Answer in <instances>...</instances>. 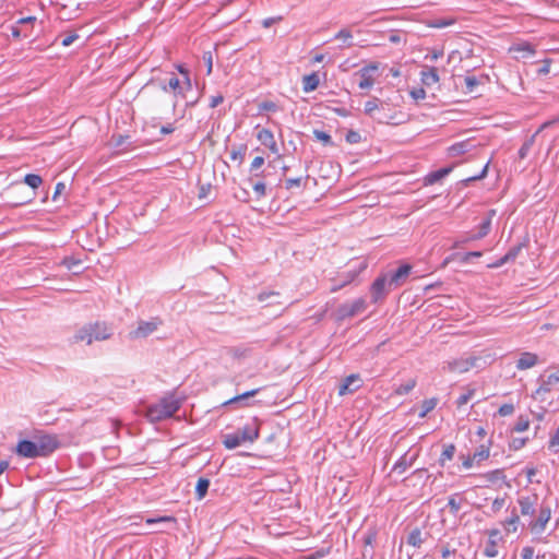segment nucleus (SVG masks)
Wrapping results in <instances>:
<instances>
[{"label":"nucleus","mask_w":559,"mask_h":559,"mask_svg":"<svg viewBox=\"0 0 559 559\" xmlns=\"http://www.w3.org/2000/svg\"><path fill=\"white\" fill-rule=\"evenodd\" d=\"M521 251V246L512 247L502 258L497 260L496 262L489 264L488 266L491 269H498L511 261H514Z\"/></svg>","instance_id":"nucleus-19"},{"label":"nucleus","mask_w":559,"mask_h":559,"mask_svg":"<svg viewBox=\"0 0 559 559\" xmlns=\"http://www.w3.org/2000/svg\"><path fill=\"white\" fill-rule=\"evenodd\" d=\"M164 522H173L176 523V519L174 516H159V518H150L146 520L147 524H154V523H164Z\"/></svg>","instance_id":"nucleus-50"},{"label":"nucleus","mask_w":559,"mask_h":559,"mask_svg":"<svg viewBox=\"0 0 559 559\" xmlns=\"http://www.w3.org/2000/svg\"><path fill=\"white\" fill-rule=\"evenodd\" d=\"M389 274H382L374 280L370 287V295L373 302L382 300L390 292L389 288Z\"/></svg>","instance_id":"nucleus-7"},{"label":"nucleus","mask_w":559,"mask_h":559,"mask_svg":"<svg viewBox=\"0 0 559 559\" xmlns=\"http://www.w3.org/2000/svg\"><path fill=\"white\" fill-rule=\"evenodd\" d=\"M534 548L533 547H524L521 552L522 559H533Z\"/></svg>","instance_id":"nucleus-64"},{"label":"nucleus","mask_w":559,"mask_h":559,"mask_svg":"<svg viewBox=\"0 0 559 559\" xmlns=\"http://www.w3.org/2000/svg\"><path fill=\"white\" fill-rule=\"evenodd\" d=\"M547 383L548 384H556L559 383V368L547 376Z\"/></svg>","instance_id":"nucleus-63"},{"label":"nucleus","mask_w":559,"mask_h":559,"mask_svg":"<svg viewBox=\"0 0 559 559\" xmlns=\"http://www.w3.org/2000/svg\"><path fill=\"white\" fill-rule=\"evenodd\" d=\"M367 267V264L366 263H361L358 269H355V270H350L349 272H347L345 275H344V280L341 284H337V285H334L331 287V292H336L338 289H341L342 287L346 286L347 284L352 283L356 276L362 272Z\"/></svg>","instance_id":"nucleus-21"},{"label":"nucleus","mask_w":559,"mask_h":559,"mask_svg":"<svg viewBox=\"0 0 559 559\" xmlns=\"http://www.w3.org/2000/svg\"><path fill=\"white\" fill-rule=\"evenodd\" d=\"M260 109L266 111H275L277 109V106L275 103L266 100L260 104Z\"/></svg>","instance_id":"nucleus-61"},{"label":"nucleus","mask_w":559,"mask_h":559,"mask_svg":"<svg viewBox=\"0 0 559 559\" xmlns=\"http://www.w3.org/2000/svg\"><path fill=\"white\" fill-rule=\"evenodd\" d=\"M552 384H548L547 383V379H544L540 383V385L538 386V389L535 391V395H540L543 393H547L550 391V388H551Z\"/></svg>","instance_id":"nucleus-58"},{"label":"nucleus","mask_w":559,"mask_h":559,"mask_svg":"<svg viewBox=\"0 0 559 559\" xmlns=\"http://www.w3.org/2000/svg\"><path fill=\"white\" fill-rule=\"evenodd\" d=\"M416 384H417L416 379L412 378V379L407 380L406 383L401 384L397 388H395L394 393L400 396L408 394L416 386Z\"/></svg>","instance_id":"nucleus-33"},{"label":"nucleus","mask_w":559,"mask_h":559,"mask_svg":"<svg viewBox=\"0 0 559 559\" xmlns=\"http://www.w3.org/2000/svg\"><path fill=\"white\" fill-rule=\"evenodd\" d=\"M465 93L472 94L476 92V87L480 84V80L474 75L465 76Z\"/></svg>","instance_id":"nucleus-35"},{"label":"nucleus","mask_w":559,"mask_h":559,"mask_svg":"<svg viewBox=\"0 0 559 559\" xmlns=\"http://www.w3.org/2000/svg\"><path fill=\"white\" fill-rule=\"evenodd\" d=\"M260 391H261L260 388L253 389L251 391H247V392H245L242 394H239V395H236V396L229 399L228 401L224 402L223 405L227 406V405L239 403V402H241L243 400H247L249 397H252V396L257 395Z\"/></svg>","instance_id":"nucleus-31"},{"label":"nucleus","mask_w":559,"mask_h":559,"mask_svg":"<svg viewBox=\"0 0 559 559\" xmlns=\"http://www.w3.org/2000/svg\"><path fill=\"white\" fill-rule=\"evenodd\" d=\"M535 136H536V134H533L520 147V150H519V157L521 159H524L528 155V153H530V151H531V148H532V146H533V144L535 142Z\"/></svg>","instance_id":"nucleus-36"},{"label":"nucleus","mask_w":559,"mask_h":559,"mask_svg":"<svg viewBox=\"0 0 559 559\" xmlns=\"http://www.w3.org/2000/svg\"><path fill=\"white\" fill-rule=\"evenodd\" d=\"M526 441V438H514L510 443V448L514 451H518L525 445Z\"/></svg>","instance_id":"nucleus-51"},{"label":"nucleus","mask_w":559,"mask_h":559,"mask_svg":"<svg viewBox=\"0 0 559 559\" xmlns=\"http://www.w3.org/2000/svg\"><path fill=\"white\" fill-rule=\"evenodd\" d=\"M487 171H488V163L484 166L483 170L480 171L479 175H476V176H472V177H468V178H465L464 180H462V182L465 185V186H468L469 182L472 181H475V180H480L483 178L486 177L487 175Z\"/></svg>","instance_id":"nucleus-48"},{"label":"nucleus","mask_w":559,"mask_h":559,"mask_svg":"<svg viewBox=\"0 0 559 559\" xmlns=\"http://www.w3.org/2000/svg\"><path fill=\"white\" fill-rule=\"evenodd\" d=\"M257 139L266 147H269L273 153H277V144L274 140V135L269 129H261L257 134Z\"/></svg>","instance_id":"nucleus-17"},{"label":"nucleus","mask_w":559,"mask_h":559,"mask_svg":"<svg viewBox=\"0 0 559 559\" xmlns=\"http://www.w3.org/2000/svg\"><path fill=\"white\" fill-rule=\"evenodd\" d=\"M353 35H352V32L347 28H342L336 35H335V39H343V40H348V39H352Z\"/></svg>","instance_id":"nucleus-59"},{"label":"nucleus","mask_w":559,"mask_h":559,"mask_svg":"<svg viewBox=\"0 0 559 559\" xmlns=\"http://www.w3.org/2000/svg\"><path fill=\"white\" fill-rule=\"evenodd\" d=\"M489 457V448L486 445H480V448L473 454V459L475 461H484Z\"/></svg>","instance_id":"nucleus-44"},{"label":"nucleus","mask_w":559,"mask_h":559,"mask_svg":"<svg viewBox=\"0 0 559 559\" xmlns=\"http://www.w3.org/2000/svg\"><path fill=\"white\" fill-rule=\"evenodd\" d=\"M257 299L260 301V302H265V307H271V306H282L283 302L281 301V293L280 292H275V290H269V292H261L258 296H257Z\"/></svg>","instance_id":"nucleus-15"},{"label":"nucleus","mask_w":559,"mask_h":559,"mask_svg":"<svg viewBox=\"0 0 559 559\" xmlns=\"http://www.w3.org/2000/svg\"><path fill=\"white\" fill-rule=\"evenodd\" d=\"M210 487V480L204 477H200L198 479L197 486H195V495L198 500H202L209 490Z\"/></svg>","instance_id":"nucleus-30"},{"label":"nucleus","mask_w":559,"mask_h":559,"mask_svg":"<svg viewBox=\"0 0 559 559\" xmlns=\"http://www.w3.org/2000/svg\"><path fill=\"white\" fill-rule=\"evenodd\" d=\"M250 348L248 347H233L229 353L235 357V358H245V357H248L250 355Z\"/></svg>","instance_id":"nucleus-45"},{"label":"nucleus","mask_w":559,"mask_h":559,"mask_svg":"<svg viewBox=\"0 0 559 559\" xmlns=\"http://www.w3.org/2000/svg\"><path fill=\"white\" fill-rule=\"evenodd\" d=\"M366 302L362 298H358L350 304L340 306L338 313L342 318H350L365 310Z\"/></svg>","instance_id":"nucleus-12"},{"label":"nucleus","mask_w":559,"mask_h":559,"mask_svg":"<svg viewBox=\"0 0 559 559\" xmlns=\"http://www.w3.org/2000/svg\"><path fill=\"white\" fill-rule=\"evenodd\" d=\"M112 335V330L104 322L86 324L80 329L73 336L74 342H86L92 344L93 341H105Z\"/></svg>","instance_id":"nucleus-2"},{"label":"nucleus","mask_w":559,"mask_h":559,"mask_svg":"<svg viewBox=\"0 0 559 559\" xmlns=\"http://www.w3.org/2000/svg\"><path fill=\"white\" fill-rule=\"evenodd\" d=\"M502 475V472L500 469H496L486 474L480 475V477L485 478L489 483H495L498 480Z\"/></svg>","instance_id":"nucleus-49"},{"label":"nucleus","mask_w":559,"mask_h":559,"mask_svg":"<svg viewBox=\"0 0 559 559\" xmlns=\"http://www.w3.org/2000/svg\"><path fill=\"white\" fill-rule=\"evenodd\" d=\"M537 497H521L518 502L521 508L522 515H533L535 512V503Z\"/></svg>","instance_id":"nucleus-20"},{"label":"nucleus","mask_w":559,"mask_h":559,"mask_svg":"<svg viewBox=\"0 0 559 559\" xmlns=\"http://www.w3.org/2000/svg\"><path fill=\"white\" fill-rule=\"evenodd\" d=\"M185 85H186V90H189L191 87V83H190L189 79H187ZM158 86L164 92L171 91L174 93L175 99L173 102V109H175L177 107V97L179 95L185 97V93H183L185 86L181 85L179 79L176 75H173L167 82L160 81L158 83Z\"/></svg>","instance_id":"nucleus-4"},{"label":"nucleus","mask_w":559,"mask_h":559,"mask_svg":"<svg viewBox=\"0 0 559 559\" xmlns=\"http://www.w3.org/2000/svg\"><path fill=\"white\" fill-rule=\"evenodd\" d=\"M474 390H468L466 393L462 394L457 401L456 404L459 407L465 405L473 396Z\"/></svg>","instance_id":"nucleus-54"},{"label":"nucleus","mask_w":559,"mask_h":559,"mask_svg":"<svg viewBox=\"0 0 559 559\" xmlns=\"http://www.w3.org/2000/svg\"><path fill=\"white\" fill-rule=\"evenodd\" d=\"M412 266L409 264L401 265L396 271L389 274V288H396L404 284L411 274Z\"/></svg>","instance_id":"nucleus-10"},{"label":"nucleus","mask_w":559,"mask_h":559,"mask_svg":"<svg viewBox=\"0 0 559 559\" xmlns=\"http://www.w3.org/2000/svg\"><path fill=\"white\" fill-rule=\"evenodd\" d=\"M417 453L408 459V454L405 453L393 466V472L404 473L408 466H411L417 457Z\"/></svg>","instance_id":"nucleus-24"},{"label":"nucleus","mask_w":559,"mask_h":559,"mask_svg":"<svg viewBox=\"0 0 559 559\" xmlns=\"http://www.w3.org/2000/svg\"><path fill=\"white\" fill-rule=\"evenodd\" d=\"M356 75L360 76L358 86L361 90H369L374 84V79L371 74H368L367 70H359Z\"/></svg>","instance_id":"nucleus-29"},{"label":"nucleus","mask_w":559,"mask_h":559,"mask_svg":"<svg viewBox=\"0 0 559 559\" xmlns=\"http://www.w3.org/2000/svg\"><path fill=\"white\" fill-rule=\"evenodd\" d=\"M264 165V158L262 156H257L253 158L250 165V173L255 177H263L262 173H257Z\"/></svg>","instance_id":"nucleus-38"},{"label":"nucleus","mask_w":559,"mask_h":559,"mask_svg":"<svg viewBox=\"0 0 559 559\" xmlns=\"http://www.w3.org/2000/svg\"><path fill=\"white\" fill-rule=\"evenodd\" d=\"M260 421L258 418H253L252 424L246 425L237 432L240 435L243 442H253L259 438Z\"/></svg>","instance_id":"nucleus-14"},{"label":"nucleus","mask_w":559,"mask_h":559,"mask_svg":"<svg viewBox=\"0 0 559 559\" xmlns=\"http://www.w3.org/2000/svg\"><path fill=\"white\" fill-rule=\"evenodd\" d=\"M319 83L320 79L316 72L305 75L302 79V90L306 93L312 92L319 86Z\"/></svg>","instance_id":"nucleus-23"},{"label":"nucleus","mask_w":559,"mask_h":559,"mask_svg":"<svg viewBox=\"0 0 559 559\" xmlns=\"http://www.w3.org/2000/svg\"><path fill=\"white\" fill-rule=\"evenodd\" d=\"M455 23H456V19L449 16V17L431 19V20L426 22V25L428 27H431V28H444V27H448V26H452Z\"/></svg>","instance_id":"nucleus-22"},{"label":"nucleus","mask_w":559,"mask_h":559,"mask_svg":"<svg viewBox=\"0 0 559 559\" xmlns=\"http://www.w3.org/2000/svg\"><path fill=\"white\" fill-rule=\"evenodd\" d=\"M16 453L26 459L40 457L35 440H21L16 445Z\"/></svg>","instance_id":"nucleus-13"},{"label":"nucleus","mask_w":559,"mask_h":559,"mask_svg":"<svg viewBox=\"0 0 559 559\" xmlns=\"http://www.w3.org/2000/svg\"><path fill=\"white\" fill-rule=\"evenodd\" d=\"M469 146H471V144L468 141H462V142L455 143L449 147V155L451 157L461 156L469 151Z\"/></svg>","instance_id":"nucleus-28"},{"label":"nucleus","mask_w":559,"mask_h":559,"mask_svg":"<svg viewBox=\"0 0 559 559\" xmlns=\"http://www.w3.org/2000/svg\"><path fill=\"white\" fill-rule=\"evenodd\" d=\"M551 518V509L549 506H542L539 509L538 518L535 521H532L530 523V530L533 534H542L545 528L546 524L549 522Z\"/></svg>","instance_id":"nucleus-8"},{"label":"nucleus","mask_w":559,"mask_h":559,"mask_svg":"<svg viewBox=\"0 0 559 559\" xmlns=\"http://www.w3.org/2000/svg\"><path fill=\"white\" fill-rule=\"evenodd\" d=\"M528 427H530V419L527 417L520 416L514 426V431L523 432V431L527 430Z\"/></svg>","instance_id":"nucleus-42"},{"label":"nucleus","mask_w":559,"mask_h":559,"mask_svg":"<svg viewBox=\"0 0 559 559\" xmlns=\"http://www.w3.org/2000/svg\"><path fill=\"white\" fill-rule=\"evenodd\" d=\"M407 543L414 547H419L423 544L421 532L418 528L412 531L407 537Z\"/></svg>","instance_id":"nucleus-40"},{"label":"nucleus","mask_w":559,"mask_h":559,"mask_svg":"<svg viewBox=\"0 0 559 559\" xmlns=\"http://www.w3.org/2000/svg\"><path fill=\"white\" fill-rule=\"evenodd\" d=\"M454 454H455V445L453 443L445 445L444 450L442 451L441 456L439 459V464L441 466H444L445 462L452 460Z\"/></svg>","instance_id":"nucleus-34"},{"label":"nucleus","mask_w":559,"mask_h":559,"mask_svg":"<svg viewBox=\"0 0 559 559\" xmlns=\"http://www.w3.org/2000/svg\"><path fill=\"white\" fill-rule=\"evenodd\" d=\"M459 495L455 493L453 496H451L449 498V501H448V507L450 508V512L453 514V515H456L457 512L460 511L461 509V502L456 500V497Z\"/></svg>","instance_id":"nucleus-43"},{"label":"nucleus","mask_w":559,"mask_h":559,"mask_svg":"<svg viewBox=\"0 0 559 559\" xmlns=\"http://www.w3.org/2000/svg\"><path fill=\"white\" fill-rule=\"evenodd\" d=\"M437 405L436 399H429L425 400L421 404V411L419 413V417L424 418L427 416L428 413H430Z\"/></svg>","instance_id":"nucleus-39"},{"label":"nucleus","mask_w":559,"mask_h":559,"mask_svg":"<svg viewBox=\"0 0 559 559\" xmlns=\"http://www.w3.org/2000/svg\"><path fill=\"white\" fill-rule=\"evenodd\" d=\"M475 361L476 358L474 357L454 359L445 362L443 370L449 372L463 373L473 368L475 366Z\"/></svg>","instance_id":"nucleus-9"},{"label":"nucleus","mask_w":559,"mask_h":559,"mask_svg":"<svg viewBox=\"0 0 559 559\" xmlns=\"http://www.w3.org/2000/svg\"><path fill=\"white\" fill-rule=\"evenodd\" d=\"M203 60L206 64V68H207V74H210L212 72V68H213V56H212V52L211 51H205L203 53Z\"/></svg>","instance_id":"nucleus-57"},{"label":"nucleus","mask_w":559,"mask_h":559,"mask_svg":"<svg viewBox=\"0 0 559 559\" xmlns=\"http://www.w3.org/2000/svg\"><path fill=\"white\" fill-rule=\"evenodd\" d=\"M381 102L378 98H373L371 100H368L365 104V112L369 116H372L373 111L379 108V104Z\"/></svg>","instance_id":"nucleus-46"},{"label":"nucleus","mask_w":559,"mask_h":559,"mask_svg":"<svg viewBox=\"0 0 559 559\" xmlns=\"http://www.w3.org/2000/svg\"><path fill=\"white\" fill-rule=\"evenodd\" d=\"M452 169L453 167L450 166L432 171L425 178V181L427 185H433L441 180L442 178H444L445 176H448L452 171Z\"/></svg>","instance_id":"nucleus-25"},{"label":"nucleus","mask_w":559,"mask_h":559,"mask_svg":"<svg viewBox=\"0 0 559 559\" xmlns=\"http://www.w3.org/2000/svg\"><path fill=\"white\" fill-rule=\"evenodd\" d=\"M538 362V356L534 353L525 352L522 353L516 361V368L519 370H526L534 367Z\"/></svg>","instance_id":"nucleus-18"},{"label":"nucleus","mask_w":559,"mask_h":559,"mask_svg":"<svg viewBox=\"0 0 559 559\" xmlns=\"http://www.w3.org/2000/svg\"><path fill=\"white\" fill-rule=\"evenodd\" d=\"M481 254L483 253L480 251H471L464 254L453 253L443 261L442 266H445L450 261L454 259H460L461 262L468 263L471 258H479Z\"/></svg>","instance_id":"nucleus-27"},{"label":"nucleus","mask_w":559,"mask_h":559,"mask_svg":"<svg viewBox=\"0 0 559 559\" xmlns=\"http://www.w3.org/2000/svg\"><path fill=\"white\" fill-rule=\"evenodd\" d=\"M1 197L3 199L2 206L12 209L31 203L35 198V193H29L23 186L15 185L2 193Z\"/></svg>","instance_id":"nucleus-3"},{"label":"nucleus","mask_w":559,"mask_h":559,"mask_svg":"<svg viewBox=\"0 0 559 559\" xmlns=\"http://www.w3.org/2000/svg\"><path fill=\"white\" fill-rule=\"evenodd\" d=\"M485 555L488 558H492L497 556V546L493 540H490L489 544L485 548Z\"/></svg>","instance_id":"nucleus-53"},{"label":"nucleus","mask_w":559,"mask_h":559,"mask_svg":"<svg viewBox=\"0 0 559 559\" xmlns=\"http://www.w3.org/2000/svg\"><path fill=\"white\" fill-rule=\"evenodd\" d=\"M225 448L227 449H235L239 447L243 441L241 440V437L238 432L226 435L223 441Z\"/></svg>","instance_id":"nucleus-32"},{"label":"nucleus","mask_w":559,"mask_h":559,"mask_svg":"<svg viewBox=\"0 0 559 559\" xmlns=\"http://www.w3.org/2000/svg\"><path fill=\"white\" fill-rule=\"evenodd\" d=\"M520 521L519 515L515 511L512 512V515L510 519L506 520L504 527L508 532H515L518 530V523Z\"/></svg>","instance_id":"nucleus-41"},{"label":"nucleus","mask_w":559,"mask_h":559,"mask_svg":"<svg viewBox=\"0 0 559 559\" xmlns=\"http://www.w3.org/2000/svg\"><path fill=\"white\" fill-rule=\"evenodd\" d=\"M159 318H154L151 321H139L136 329L129 333L131 340L145 338L154 333L159 325H162Z\"/></svg>","instance_id":"nucleus-5"},{"label":"nucleus","mask_w":559,"mask_h":559,"mask_svg":"<svg viewBox=\"0 0 559 559\" xmlns=\"http://www.w3.org/2000/svg\"><path fill=\"white\" fill-rule=\"evenodd\" d=\"M360 140H361L360 134L354 130L348 131L346 134V141L350 144L358 143V142H360Z\"/></svg>","instance_id":"nucleus-55"},{"label":"nucleus","mask_w":559,"mask_h":559,"mask_svg":"<svg viewBox=\"0 0 559 559\" xmlns=\"http://www.w3.org/2000/svg\"><path fill=\"white\" fill-rule=\"evenodd\" d=\"M490 229H491L490 217H486L484 219V222L479 225L478 233L469 236L467 239L463 240L462 242H465V241H468V240L481 239V238L486 237L490 233Z\"/></svg>","instance_id":"nucleus-26"},{"label":"nucleus","mask_w":559,"mask_h":559,"mask_svg":"<svg viewBox=\"0 0 559 559\" xmlns=\"http://www.w3.org/2000/svg\"><path fill=\"white\" fill-rule=\"evenodd\" d=\"M40 456H48L59 447V441L51 435H39L34 438Z\"/></svg>","instance_id":"nucleus-6"},{"label":"nucleus","mask_w":559,"mask_h":559,"mask_svg":"<svg viewBox=\"0 0 559 559\" xmlns=\"http://www.w3.org/2000/svg\"><path fill=\"white\" fill-rule=\"evenodd\" d=\"M253 191L258 194L259 198L265 195V183L263 181H257L252 186Z\"/></svg>","instance_id":"nucleus-56"},{"label":"nucleus","mask_w":559,"mask_h":559,"mask_svg":"<svg viewBox=\"0 0 559 559\" xmlns=\"http://www.w3.org/2000/svg\"><path fill=\"white\" fill-rule=\"evenodd\" d=\"M361 386V379L358 373L347 376L342 384L338 386V394L341 396L354 393Z\"/></svg>","instance_id":"nucleus-11"},{"label":"nucleus","mask_w":559,"mask_h":559,"mask_svg":"<svg viewBox=\"0 0 559 559\" xmlns=\"http://www.w3.org/2000/svg\"><path fill=\"white\" fill-rule=\"evenodd\" d=\"M513 412H514L513 404H503L498 409V414L500 416H509V415L513 414Z\"/></svg>","instance_id":"nucleus-52"},{"label":"nucleus","mask_w":559,"mask_h":559,"mask_svg":"<svg viewBox=\"0 0 559 559\" xmlns=\"http://www.w3.org/2000/svg\"><path fill=\"white\" fill-rule=\"evenodd\" d=\"M411 95L415 100L424 99L426 97V91L423 87L415 88L411 92Z\"/></svg>","instance_id":"nucleus-60"},{"label":"nucleus","mask_w":559,"mask_h":559,"mask_svg":"<svg viewBox=\"0 0 559 559\" xmlns=\"http://www.w3.org/2000/svg\"><path fill=\"white\" fill-rule=\"evenodd\" d=\"M313 134L318 140L322 141L325 145L333 144L331 135L325 133L324 131L314 130Z\"/></svg>","instance_id":"nucleus-47"},{"label":"nucleus","mask_w":559,"mask_h":559,"mask_svg":"<svg viewBox=\"0 0 559 559\" xmlns=\"http://www.w3.org/2000/svg\"><path fill=\"white\" fill-rule=\"evenodd\" d=\"M420 79L424 85L431 86L439 82L438 70L435 67L425 66L420 73Z\"/></svg>","instance_id":"nucleus-16"},{"label":"nucleus","mask_w":559,"mask_h":559,"mask_svg":"<svg viewBox=\"0 0 559 559\" xmlns=\"http://www.w3.org/2000/svg\"><path fill=\"white\" fill-rule=\"evenodd\" d=\"M24 183L29 186L32 189H37L43 183V179L38 175L27 174L24 177Z\"/></svg>","instance_id":"nucleus-37"},{"label":"nucleus","mask_w":559,"mask_h":559,"mask_svg":"<svg viewBox=\"0 0 559 559\" xmlns=\"http://www.w3.org/2000/svg\"><path fill=\"white\" fill-rule=\"evenodd\" d=\"M78 38H79V35H78L76 33H72V34L67 35V36L62 39L61 44H62V46L68 47V46H70L74 40H76Z\"/></svg>","instance_id":"nucleus-62"},{"label":"nucleus","mask_w":559,"mask_h":559,"mask_svg":"<svg viewBox=\"0 0 559 559\" xmlns=\"http://www.w3.org/2000/svg\"><path fill=\"white\" fill-rule=\"evenodd\" d=\"M180 408V401L174 395L163 397L158 403L152 404L146 409L150 421L156 423L171 417Z\"/></svg>","instance_id":"nucleus-1"}]
</instances>
